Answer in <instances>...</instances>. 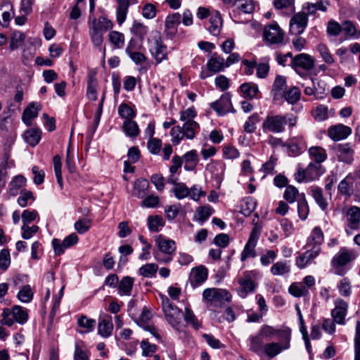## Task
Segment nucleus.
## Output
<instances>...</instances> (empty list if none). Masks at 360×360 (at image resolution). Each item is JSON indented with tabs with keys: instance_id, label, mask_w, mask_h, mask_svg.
Wrapping results in <instances>:
<instances>
[{
	"instance_id": "1",
	"label": "nucleus",
	"mask_w": 360,
	"mask_h": 360,
	"mask_svg": "<svg viewBox=\"0 0 360 360\" xmlns=\"http://www.w3.org/2000/svg\"><path fill=\"white\" fill-rule=\"evenodd\" d=\"M297 117L292 114H274L269 112L262 123V129L264 132L274 134L283 133L285 131V125L288 124L290 128L296 126Z\"/></svg>"
},
{
	"instance_id": "2",
	"label": "nucleus",
	"mask_w": 360,
	"mask_h": 360,
	"mask_svg": "<svg viewBox=\"0 0 360 360\" xmlns=\"http://www.w3.org/2000/svg\"><path fill=\"white\" fill-rule=\"evenodd\" d=\"M158 250L153 252L156 261L160 263L168 264L172 260V255L176 251V243L173 240L166 238L162 235L156 236L155 239Z\"/></svg>"
},
{
	"instance_id": "3",
	"label": "nucleus",
	"mask_w": 360,
	"mask_h": 360,
	"mask_svg": "<svg viewBox=\"0 0 360 360\" xmlns=\"http://www.w3.org/2000/svg\"><path fill=\"white\" fill-rule=\"evenodd\" d=\"M315 65V60L307 53H300L292 58L291 66L302 77L308 75Z\"/></svg>"
},
{
	"instance_id": "4",
	"label": "nucleus",
	"mask_w": 360,
	"mask_h": 360,
	"mask_svg": "<svg viewBox=\"0 0 360 360\" xmlns=\"http://www.w3.org/2000/svg\"><path fill=\"white\" fill-rule=\"evenodd\" d=\"M113 27L112 22L105 17H99L92 23L93 33L91 39L96 46L101 44L103 40V34Z\"/></svg>"
},
{
	"instance_id": "5",
	"label": "nucleus",
	"mask_w": 360,
	"mask_h": 360,
	"mask_svg": "<svg viewBox=\"0 0 360 360\" xmlns=\"http://www.w3.org/2000/svg\"><path fill=\"white\" fill-rule=\"evenodd\" d=\"M261 233V226L256 224L252 228L248 242L240 255V260L245 261L248 258H254L257 256L255 247Z\"/></svg>"
},
{
	"instance_id": "6",
	"label": "nucleus",
	"mask_w": 360,
	"mask_h": 360,
	"mask_svg": "<svg viewBox=\"0 0 360 360\" xmlns=\"http://www.w3.org/2000/svg\"><path fill=\"white\" fill-rule=\"evenodd\" d=\"M355 259L352 251L345 247H342L339 252L333 257L331 264L335 270V274L343 275L345 271L342 268L351 261Z\"/></svg>"
},
{
	"instance_id": "7",
	"label": "nucleus",
	"mask_w": 360,
	"mask_h": 360,
	"mask_svg": "<svg viewBox=\"0 0 360 360\" xmlns=\"http://www.w3.org/2000/svg\"><path fill=\"white\" fill-rule=\"evenodd\" d=\"M202 297L215 305L224 304L225 302H231V295L229 291L220 288H207L203 291Z\"/></svg>"
},
{
	"instance_id": "8",
	"label": "nucleus",
	"mask_w": 360,
	"mask_h": 360,
	"mask_svg": "<svg viewBox=\"0 0 360 360\" xmlns=\"http://www.w3.org/2000/svg\"><path fill=\"white\" fill-rule=\"evenodd\" d=\"M162 307L168 322L175 327L179 325L181 310L167 297H162Z\"/></svg>"
},
{
	"instance_id": "9",
	"label": "nucleus",
	"mask_w": 360,
	"mask_h": 360,
	"mask_svg": "<svg viewBox=\"0 0 360 360\" xmlns=\"http://www.w3.org/2000/svg\"><path fill=\"white\" fill-rule=\"evenodd\" d=\"M231 95L230 93H224L220 98L210 104L211 108L219 116H224L229 112H236L231 103Z\"/></svg>"
},
{
	"instance_id": "10",
	"label": "nucleus",
	"mask_w": 360,
	"mask_h": 360,
	"mask_svg": "<svg viewBox=\"0 0 360 360\" xmlns=\"http://www.w3.org/2000/svg\"><path fill=\"white\" fill-rule=\"evenodd\" d=\"M312 86L304 87V93L307 96H313L316 100L323 99L328 94L326 84L317 78L311 77Z\"/></svg>"
},
{
	"instance_id": "11",
	"label": "nucleus",
	"mask_w": 360,
	"mask_h": 360,
	"mask_svg": "<svg viewBox=\"0 0 360 360\" xmlns=\"http://www.w3.org/2000/svg\"><path fill=\"white\" fill-rule=\"evenodd\" d=\"M263 35L269 44H278L283 41L284 32L277 24H271L265 27Z\"/></svg>"
},
{
	"instance_id": "12",
	"label": "nucleus",
	"mask_w": 360,
	"mask_h": 360,
	"mask_svg": "<svg viewBox=\"0 0 360 360\" xmlns=\"http://www.w3.org/2000/svg\"><path fill=\"white\" fill-rule=\"evenodd\" d=\"M148 43L149 51L157 63H160L163 60L167 59V49L166 45L163 44L160 37L150 39Z\"/></svg>"
},
{
	"instance_id": "13",
	"label": "nucleus",
	"mask_w": 360,
	"mask_h": 360,
	"mask_svg": "<svg viewBox=\"0 0 360 360\" xmlns=\"http://www.w3.org/2000/svg\"><path fill=\"white\" fill-rule=\"evenodd\" d=\"M308 24V17L305 12L295 14L290 21V32L295 35L302 34Z\"/></svg>"
},
{
	"instance_id": "14",
	"label": "nucleus",
	"mask_w": 360,
	"mask_h": 360,
	"mask_svg": "<svg viewBox=\"0 0 360 360\" xmlns=\"http://www.w3.org/2000/svg\"><path fill=\"white\" fill-rule=\"evenodd\" d=\"M238 283L240 288L238 289V294L242 298H245L248 294L253 292L257 285L248 272H245L243 276L238 279Z\"/></svg>"
},
{
	"instance_id": "15",
	"label": "nucleus",
	"mask_w": 360,
	"mask_h": 360,
	"mask_svg": "<svg viewBox=\"0 0 360 360\" xmlns=\"http://www.w3.org/2000/svg\"><path fill=\"white\" fill-rule=\"evenodd\" d=\"M181 15L174 13L166 17L165 22V33L167 37L172 39L177 33V27L181 22Z\"/></svg>"
},
{
	"instance_id": "16",
	"label": "nucleus",
	"mask_w": 360,
	"mask_h": 360,
	"mask_svg": "<svg viewBox=\"0 0 360 360\" xmlns=\"http://www.w3.org/2000/svg\"><path fill=\"white\" fill-rule=\"evenodd\" d=\"M335 307L331 311V316L334 322L338 324H345V318L347 314L348 304L341 298L335 302Z\"/></svg>"
},
{
	"instance_id": "17",
	"label": "nucleus",
	"mask_w": 360,
	"mask_h": 360,
	"mask_svg": "<svg viewBox=\"0 0 360 360\" xmlns=\"http://www.w3.org/2000/svg\"><path fill=\"white\" fill-rule=\"evenodd\" d=\"M78 241V237L76 233H72L67 236L60 243V240L54 238L52 240V245L54 249V252L56 255H60L63 254L66 248H70L71 246L76 244Z\"/></svg>"
},
{
	"instance_id": "18",
	"label": "nucleus",
	"mask_w": 360,
	"mask_h": 360,
	"mask_svg": "<svg viewBox=\"0 0 360 360\" xmlns=\"http://www.w3.org/2000/svg\"><path fill=\"white\" fill-rule=\"evenodd\" d=\"M351 134L352 129L342 124L332 126L328 129V136L335 141L345 139Z\"/></svg>"
},
{
	"instance_id": "19",
	"label": "nucleus",
	"mask_w": 360,
	"mask_h": 360,
	"mask_svg": "<svg viewBox=\"0 0 360 360\" xmlns=\"http://www.w3.org/2000/svg\"><path fill=\"white\" fill-rule=\"evenodd\" d=\"M208 276L207 269L204 266H199L192 269L191 276V284L193 288H196L205 282Z\"/></svg>"
},
{
	"instance_id": "20",
	"label": "nucleus",
	"mask_w": 360,
	"mask_h": 360,
	"mask_svg": "<svg viewBox=\"0 0 360 360\" xmlns=\"http://www.w3.org/2000/svg\"><path fill=\"white\" fill-rule=\"evenodd\" d=\"M347 226L351 230H356L359 228L360 207L352 206L348 209L346 213Z\"/></svg>"
},
{
	"instance_id": "21",
	"label": "nucleus",
	"mask_w": 360,
	"mask_h": 360,
	"mask_svg": "<svg viewBox=\"0 0 360 360\" xmlns=\"http://www.w3.org/2000/svg\"><path fill=\"white\" fill-rule=\"evenodd\" d=\"M324 240V236L319 226L313 229L310 236L307 239L306 248H318L319 252H321V245Z\"/></svg>"
},
{
	"instance_id": "22",
	"label": "nucleus",
	"mask_w": 360,
	"mask_h": 360,
	"mask_svg": "<svg viewBox=\"0 0 360 360\" xmlns=\"http://www.w3.org/2000/svg\"><path fill=\"white\" fill-rule=\"evenodd\" d=\"M308 250L296 259V265L300 269L304 268L307 264L316 257L319 254L318 248H307Z\"/></svg>"
},
{
	"instance_id": "23",
	"label": "nucleus",
	"mask_w": 360,
	"mask_h": 360,
	"mask_svg": "<svg viewBox=\"0 0 360 360\" xmlns=\"http://www.w3.org/2000/svg\"><path fill=\"white\" fill-rule=\"evenodd\" d=\"M41 109V105H37L35 103H30L27 107L24 110L22 120L27 126L32 124V120L38 116L39 111Z\"/></svg>"
},
{
	"instance_id": "24",
	"label": "nucleus",
	"mask_w": 360,
	"mask_h": 360,
	"mask_svg": "<svg viewBox=\"0 0 360 360\" xmlns=\"http://www.w3.org/2000/svg\"><path fill=\"white\" fill-rule=\"evenodd\" d=\"M117 6L116 7V20L121 25L125 21L130 6L129 0H115Z\"/></svg>"
},
{
	"instance_id": "25",
	"label": "nucleus",
	"mask_w": 360,
	"mask_h": 360,
	"mask_svg": "<svg viewBox=\"0 0 360 360\" xmlns=\"http://www.w3.org/2000/svg\"><path fill=\"white\" fill-rule=\"evenodd\" d=\"M339 161L350 164L353 160L354 150L349 143L340 144L337 146Z\"/></svg>"
},
{
	"instance_id": "26",
	"label": "nucleus",
	"mask_w": 360,
	"mask_h": 360,
	"mask_svg": "<svg viewBox=\"0 0 360 360\" xmlns=\"http://www.w3.org/2000/svg\"><path fill=\"white\" fill-rule=\"evenodd\" d=\"M134 283V278L126 276H124L120 281H119L117 285L118 293L120 295H130L132 291L133 285Z\"/></svg>"
},
{
	"instance_id": "27",
	"label": "nucleus",
	"mask_w": 360,
	"mask_h": 360,
	"mask_svg": "<svg viewBox=\"0 0 360 360\" xmlns=\"http://www.w3.org/2000/svg\"><path fill=\"white\" fill-rule=\"evenodd\" d=\"M149 182L146 179H137L134 184L132 195L138 198H143L148 193Z\"/></svg>"
},
{
	"instance_id": "28",
	"label": "nucleus",
	"mask_w": 360,
	"mask_h": 360,
	"mask_svg": "<svg viewBox=\"0 0 360 360\" xmlns=\"http://www.w3.org/2000/svg\"><path fill=\"white\" fill-rule=\"evenodd\" d=\"M278 340L280 345L284 349H288L290 348V342L291 340V330L288 327H283L278 329L276 333Z\"/></svg>"
},
{
	"instance_id": "29",
	"label": "nucleus",
	"mask_w": 360,
	"mask_h": 360,
	"mask_svg": "<svg viewBox=\"0 0 360 360\" xmlns=\"http://www.w3.org/2000/svg\"><path fill=\"white\" fill-rule=\"evenodd\" d=\"M210 26L208 30L214 36H218L220 34L222 26V18L219 12L216 11L210 18Z\"/></svg>"
},
{
	"instance_id": "30",
	"label": "nucleus",
	"mask_w": 360,
	"mask_h": 360,
	"mask_svg": "<svg viewBox=\"0 0 360 360\" xmlns=\"http://www.w3.org/2000/svg\"><path fill=\"white\" fill-rule=\"evenodd\" d=\"M41 131L37 128H32L25 131L24 140L31 146L37 145L41 139Z\"/></svg>"
},
{
	"instance_id": "31",
	"label": "nucleus",
	"mask_w": 360,
	"mask_h": 360,
	"mask_svg": "<svg viewBox=\"0 0 360 360\" xmlns=\"http://www.w3.org/2000/svg\"><path fill=\"white\" fill-rule=\"evenodd\" d=\"M240 89L243 97L250 99L256 98L257 94L259 92L257 85L251 82L242 84L240 86Z\"/></svg>"
},
{
	"instance_id": "32",
	"label": "nucleus",
	"mask_w": 360,
	"mask_h": 360,
	"mask_svg": "<svg viewBox=\"0 0 360 360\" xmlns=\"http://www.w3.org/2000/svg\"><path fill=\"white\" fill-rule=\"evenodd\" d=\"M224 67V59L221 56L212 57L207 63V70L213 73L222 71Z\"/></svg>"
},
{
	"instance_id": "33",
	"label": "nucleus",
	"mask_w": 360,
	"mask_h": 360,
	"mask_svg": "<svg viewBox=\"0 0 360 360\" xmlns=\"http://www.w3.org/2000/svg\"><path fill=\"white\" fill-rule=\"evenodd\" d=\"M289 293L295 297H306L309 295L307 287L301 282L292 283L288 288Z\"/></svg>"
},
{
	"instance_id": "34",
	"label": "nucleus",
	"mask_w": 360,
	"mask_h": 360,
	"mask_svg": "<svg viewBox=\"0 0 360 360\" xmlns=\"http://www.w3.org/2000/svg\"><path fill=\"white\" fill-rule=\"evenodd\" d=\"M250 340V350L257 354H261L264 349V342L262 336L258 333L256 335H251Z\"/></svg>"
},
{
	"instance_id": "35",
	"label": "nucleus",
	"mask_w": 360,
	"mask_h": 360,
	"mask_svg": "<svg viewBox=\"0 0 360 360\" xmlns=\"http://www.w3.org/2000/svg\"><path fill=\"white\" fill-rule=\"evenodd\" d=\"M311 192L313 198L319 206V207L323 210H326L328 207V202L326 199L324 198L323 194V190L320 187H312L311 188Z\"/></svg>"
},
{
	"instance_id": "36",
	"label": "nucleus",
	"mask_w": 360,
	"mask_h": 360,
	"mask_svg": "<svg viewBox=\"0 0 360 360\" xmlns=\"http://www.w3.org/2000/svg\"><path fill=\"white\" fill-rule=\"evenodd\" d=\"M113 330V324L110 319H102L98 325V333L106 338L111 335Z\"/></svg>"
},
{
	"instance_id": "37",
	"label": "nucleus",
	"mask_w": 360,
	"mask_h": 360,
	"mask_svg": "<svg viewBox=\"0 0 360 360\" xmlns=\"http://www.w3.org/2000/svg\"><path fill=\"white\" fill-rule=\"evenodd\" d=\"M352 180V177L348 175L340 182L338 190L340 194L347 196L352 195L353 193Z\"/></svg>"
},
{
	"instance_id": "38",
	"label": "nucleus",
	"mask_w": 360,
	"mask_h": 360,
	"mask_svg": "<svg viewBox=\"0 0 360 360\" xmlns=\"http://www.w3.org/2000/svg\"><path fill=\"white\" fill-rule=\"evenodd\" d=\"M158 266L154 263H148L139 269V274L144 278H153L156 276Z\"/></svg>"
},
{
	"instance_id": "39",
	"label": "nucleus",
	"mask_w": 360,
	"mask_h": 360,
	"mask_svg": "<svg viewBox=\"0 0 360 360\" xmlns=\"http://www.w3.org/2000/svg\"><path fill=\"white\" fill-rule=\"evenodd\" d=\"M309 208L304 193L297 199V213L301 220H305L309 214Z\"/></svg>"
},
{
	"instance_id": "40",
	"label": "nucleus",
	"mask_w": 360,
	"mask_h": 360,
	"mask_svg": "<svg viewBox=\"0 0 360 360\" xmlns=\"http://www.w3.org/2000/svg\"><path fill=\"white\" fill-rule=\"evenodd\" d=\"M199 128V124L193 120H187L182 127L183 136L188 139H193L195 137L196 130Z\"/></svg>"
},
{
	"instance_id": "41",
	"label": "nucleus",
	"mask_w": 360,
	"mask_h": 360,
	"mask_svg": "<svg viewBox=\"0 0 360 360\" xmlns=\"http://www.w3.org/2000/svg\"><path fill=\"white\" fill-rule=\"evenodd\" d=\"M108 39L115 49H122L124 45V35L118 31L110 32Z\"/></svg>"
},
{
	"instance_id": "42",
	"label": "nucleus",
	"mask_w": 360,
	"mask_h": 360,
	"mask_svg": "<svg viewBox=\"0 0 360 360\" xmlns=\"http://www.w3.org/2000/svg\"><path fill=\"white\" fill-rule=\"evenodd\" d=\"M283 350H285L279 343L269 342L264 346L262 352L269 358L272 359L279 354Z\"/></svg>"
},
{
	"instance_id": "43",
	"label": "nucleus",
	"mask_w": 360,
	"mask_h": 360,
	"mask_svg": "<svg viewBox=\"0 0 360 360\" xmlns=\"http://www.w3.org/2000/svg\"><path fill=\"white\" fill-rule=\"evenodd\" d=\"M301 96L300 89L297 86H292L283 92V98L290 104L296 103Z\"/></svg>"
},
{
	"instance_id": "44",
	"label": "nucleus",
	"mask_w": 360,
	"mask_h": 360,
	"mask_svg": "<svg viewBox=\"0 0 360 360\" xmlns=\"http://www.w3.org/2000/svg\"><path fill=\"white\" fill-rule=\"evenodd\" d=\"M12 315L14 321L20 324H24L28 319V314L22 307L15 305L12 310Z\"/></svg>"
},
{
	"instance_id": "45",
	"label": "nucleus",
	"mask_w": 360,
	"mask_h": 360,
	"mask_svg": "<svg viewBox=\"0 0 360 360\" xmlns=\"http://www.w3.org/2000/svg\"><path fill=\"white\" fill-rule=\"evenodd\" d=\"M301 194L299 193L298 189L292 185L286 186L283 193V198L289 203H294L295 201L297 202V199L300 198Z\"/></svg>"
},
{
	"instance_id": "46",
	"label": "nucleus",
	"mask_w": 360,
	"mask_h": 360,
	"mask_svg": "<svg viewBox=\"0 0 360 360\" xmlns=\"http://www.w3.org/2000/svg\"><path fill=\"white\" fill-rule=\"evenodd\" d=\"M123 129L126 134L130 137H136L139 134V129L137 123L131 120H127L124 122Z\"/></svg>"
},
{
	"instance_id": "47",
	"label": "nucleus",
	"mask_w": 360,
	"mask_h": 360,
	"mask_svg": "<svg viewBox=\"0 0 360 360\" xmlns=\"http://www.w3.org/2000/svg\"><path fill=\"white\" fill-rule=\"evenodd\" d=\"M25 39L24 33L19 31H14L11 36L9 48L11 50H15L20 46Z\"/></svg>"
},
{
	"instance_id": "48",
	"label": "nucleus",
	"mask_w": 360,
	"mask_h": 360,
	"mask_svg": "<svg viewBox=\"0 0 360 360\" xmlns=\"http://www.w3.org/2000/svg\"><path fill=\"white\" fill-rule=\"evenodd\" d=\"M164 220L160 216L155 215L149 216L148 217V226L149 230L152 232H158L159 228L164 226Z\"/></svg>"
},
{
	"instance_id": "49",
	"label": "nucleus",
	"mask_w": 360,
	"mask_h": 360,
	"mask_svg": "<svg viewBox=\"0 0 360 360\" xmlns=\"http://www.w3.org/2000/svg\"><path fill=\"white\" fill-rule=\"evenodd\" d=\"M309 153L311 157H312L316 163L320 164L325 161L326 159L327 155L326 150L321 147H311L309 150Z\"/></svg>"
},
{
	"instance_id": "50",
	"label": "nucleus",
	"mask_w": 360,
	"mask_h": 360,
	"mask_svg": "<svg viewBox=\"0 0 360 360\" xmlns=\"http://www.w3.org/2000/svg\"><path fill=\"white\" fill-rule=\"evenodd\" d=\"M290 267L287 262H278L271 268V273L274 276H281L289 273Z\"/></svg>"
},
{
	"instance_id": "51",
	"label": "nucleus",
	"mask_w": 360,
	"mask_h": 360,
	"mask_svg": "<svg viewBox=\"0 0 360 360\" xmlns=\"http://www.w3.org/2000/svg\"><path fill=\"white\" fill-rule=\"evenodd\" d=\"M198 220L202 224L205 222L214 212L209 205L200 206L197 209Z\"/></svg>"
},
{
	"instance_id": "52",
	"label": "nucleus",
	"mask_w": 360,
	"mask_h": 360,
	"mask_svg": "<svg viewBox=\"0 0 360 360\" xmlns=\"http://www.w3.org/2000/svg\"><path fill=\"white\" fill-rule=\"evenodd\" d=\"M175 197L179 199H183L188 197L190 194V189L186 186L184 183H179L176 184L172 189Z\"/></svg>"
},
{
	"instance_id": "53",
	"label": "nucleus",
	"mask_w": 360,
	"mask_h": 360,
	"mask_svg": "<svg viewBox=\"0 0 360 360\" xmlns=\"http://www.w3.org/2000/svg\"><path fill=\"white\" fill-rule=\"evenodd\" d=\"M319 51L320 56L323 58V60L328 64H333L334 63V59L331 53H330L327 46L323 44H320L317 46L316 48Z\"/></svg>"
},
{
	"instance_id": "54",
	"label": "nucleus",
	"mask_w": 360,
	"mask_h": 360,
	"mask_svg": "<svg viewBox=\"0 0 360 360\" xmlns=\"http://www.w3.org/2000/svg\"><path fill=\"white\" fill-rule=\"evenodd\" d=\"M240 2L238 8L244 13H252L255 10V2L253 0H236L234 4Z\"/></svg>"
},
{
	"instance_id": "55",
	"label": "nucleus",
	"mask_w": 360,
	"mask_h": 360,
	"mask_svg": "<svg viewBox=\"0 0 360 360\" xmlns=\"http://www.w3.org/2000/svg\"><path fill=\"white\" fill-rule=\"evenodd\" d=\"M118 113L120 117L127 120H131L135 116V112L126 103H122L118 107Z\"/></svg>"
},
{
	"instance_id": "56",
	"label": "nucleus",
	"mask_w": 360,
	"mask_h": 360,
	"mask_svg": "<svg viewBox=\"0 0 360 360\" xmlns=\"http://www.w3.org/2000/svg\"><path fill=\"white\" fill-rule=\"evenodd\" d=\"M141 202V206L143 207L153 208L157 207L160 202V198L158 195L151 194L146 195Z\"/></svg>"
},
{
	"instance_id": "57",
	"label": "nucleus",
	"mask_w": 360,
	"mask_h": 360,
	"mask_svg": "<svg viewBox=\"0 0 360 360\" xmlns=\"http://www.w3.org/2000/svg\"><path fill=\"white\" fill-rule=\"evenodd\" d=\"M33 297V292L29 285H24L18 293V298L22 302H30Z\"/></svg>"
},
{
	"instance_id": "58",
	"label": "nucleus",
	"mask_w": 360,
	"mask_h": 360,
	"mask_svg": "<svg viewBox=\"0 0 360 360\" xmlns=\"http://www.w3.org/2000/svg\"><path fill=\"white\" fill-rule=\"evenodd\" d=\"M259 121V115L254 113L250 116L244 124V130L247 133H252L256 129L255 124Z\"/></svg>"
},
{
	"instance_id": "59",
	"label": "nucleus",
	"mask_w": 360,
	"mask_h": 360,
	"mask_svg": "<svg viewBox=\"0 0 360 360\" xmlns=\"http://www.w3.org/2000/svg\"><path fill=\"white\" fill-rule=\"evenodd\" d=\"M286 86V78L284 76L278 75L273 84L272 92L274 96H277L278 94L282 91Z\"/></svg>"
},
{
	"instance_id": "60",
	"label": "nucleus",
	"mask_w": 360,
	"mask_h": 360,
	"mask_svg": "<svg viewBox=\"0 0 360 360\" xmlns=\"http://www.w3.org/2000/svg\"><path fill=\"white\" fill-rule=\"evenodd\" d=\"M11 264V256L8 249H3L0 252V269L6 271Z\"/></svg>"
},
{
	"instance_id": "61",
	"label": "nucleus",
	"mask_w": 360,
	"mask_h": 360,
	"mask_svg": "<svg viewBox=\"0 0 360 360\" xmlns=\"http://www.w3.org/2000/svg\"><path fill=\"white\" fill-rule=\"evenodd\" d=\"M147 27L142 23L135 21L131 28V32L141 39L147 34Z\"/></svg>"
},
{
	"instance_id": "62",
	"label": "nucleus",
	"mask_w": 360,
	"mask_h": 360,
	"mask_svg": "<svg viewBox=\"0 0 360 360\" xmlns=\"http://www.w3.org/2000/svg\"><path fill=\"white\" fill-rule=\"evenodd\" d=\"M77 325L79 327L77 332L79 333H86L90 330V319L84 315H82L78 318Z\"/></svg>"
},
{
	"instance_id": "63",
	"label": "nucleus",
	"mask_w": 360,
	"mask_h": 360,
	"mask_svg": "<svg viewBox=\"0 0 360 360\" xmlns=\"http://www.w3.org/2000/svg\"><path fill=\"white\" fill-rule=\"evenodd\" d=\"M245 205L241 206L240 213L245 217L250 215L256 207V202L252 198H247L244 201Z\"/></svg>"
},
{
	"instance_id": "64",
	"label": "nucleus",
	"mask_w": 360,
	"mask_h": 360,
	"mask_svg": "<svg viewBox=\"0 0 360 360\" xmlns=\"http://www.w3.org/2000/svg\"><path fill=\"white\" fill-rule=\"evenodd\" d=\"M264 62L257 64V76L259 78H265L269 71V65L268 64L269 58H264Z\"/></svg>"
}]
</instances>
